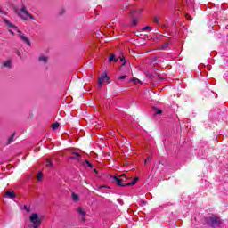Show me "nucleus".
Returning a JSON list of instances; mask_svg holds the SVG:
<instances>
[{
	"label": "nucleus",
	"mask_w": 228,
	"mask_h": 228,
	"mask_svg": "<svg viewBox=\"0 0 228 228\" xmlns=\"http://www.w3.org/2000/svg\"><path fill=\"white\" fill-rule=\"evenodd\" d=\"M3 22L6 26L7 29H9V33H11V35H15L13 30L17 31V33H18L20 38L22 40V42H25V44H27V45H31V42H29V39L28 37H26V36L22 32H20V30H19L17 26L13 25V23H11V21L6 19H4ZM12 29H13V30H12Z\"/></svg>",
	"instance_id": "1"
},
{
	"label": "nucleus",
	"mask_w": 228,
	"mask_h": 228,
	"mask_svg": "<svg viewBox=\"0 0 228 228\" xmlns=\"http://www.w3.org/2000/svg\"><path fill=\"white\" fill-rule=\"evenodd\" d=\"M30 222L33 228H38L39 225H42V217L38 216V214L33 213L30 216Z\"/></svg>",
	"instance_id": "2"
},
{
	"label": "nucleus",
	"mask_w": 228,
	"mask_h": 228,
	"mask_svg": "<svg viewBox=\"0 0 228 228\" xmlns=\"http://www.w3.org/2000/svg\"><path fill=\"white\" fill-rule=\"evenodd\" d=\"M19 15L23 19V20H29V19L35 20V17H33V15H31L24 6L20 9Z\"/></svg>",
	"instance_id": "3"
},
{
	"label": "nucleus",
	"mask_w": 228,
	"mask_h": 228,
	"mask_svg": "<svg viewBox=\"0 0 228 228\" xmlns=\"http://www.w3.org/2000/svg\"><path fill=\"white\" fill-rule=\"evenodd\" d=\"M208 224L209 225H211V227H220V224H222V222L220 221L219 217L211 216L208 218Z\"/></svg>",
	"instance_id": "4"
},
{
	"label": "nucleus",
	"mask_w": 228,
	"mask_h": 228,
	"mask_svg": "<svg viewBox=\"0 0 228 228\" xmlns=\"http://www.w3.org/2000/svg\"><path fill=\"white\" fill-rule=\"evenodd\" d=\"M107 79H110L108 77V75L106 73H103L99 78H98V86L99 88H101V86H102V83H104V80Z\"/></svg>",
	"instance_id": "5"
},
{
	"label": "nucleus",
	"mask_w": 228,
	"mask_h": 228,
	"mask_svg": "<svg viewBox=\"0 0 228 228\" xmlns=\"http://www.w3.org/2000/svg\"><path fill=\"white\" fill-rule=\"evenodd\" d=\"M113 179H114V183H116L118 186H121V187L127 186V183H122V179H119L117 176H113Z\"/></svg>",
	"instance_id": "6"
},
{
	"label": "nucleus",
	"mask_w": 228,
	"mask_h": 228,
	"mask_svg": "<svg viewBox=\"0 0 228 228\" xmlns=\"http://www.w3.org/2000/svg\"><path fill=\"white\" fill-rule=\"evenodd\" d=\"M5 197H8L9 199H15V197H17V195H15L14 191H6Z\"/></svg>",
	"instance_id": "7"
},
{
	"label": "nucleus",
	"mask_w": 228,
	"mask_h": 228,
	"mask_svg": "<svg viewBox=\"0 0 228 228\" xmlns=\"http://www.w3.org/2000/svg\"><path fill=\"white\" fill-rule=\"evenodd\" d=\"M81 158V155L77 152H73L72 156L70 157V159H77L79 161V159Z\"/></svg>",
	"instance_id": "8"
},
{
	"label": "nucleus",
	"mask_w": 228,
	"mask_h": 228,
	"mask_svg": "<svg viewBox=\"0 0 228 228\" xmlns=\"http://www.w3.org/2000/svg\"><path fill=\"white\" fill-rule=\"evenodd\" d=\"M4 67H6L7 69H12V61H6L5 62L3 63Z\"/></svg>",
	"instance_id": "9"
},
{
	"label": "nucleus",
	"mask_w": 228,
	"mask_h": 228,
	"mask_svg": "<svg viewBox=\"0 0 228 228\" xmlns=\"http://www.w3.org/2000/svg\"><path fill=\"white\" fill-rule=\"evenodd\" d=\"M77 213H79V215H81V216H83V218H84L85 215H86V213L81 207L77 208Z\"/></svg>",
	"instance_id": "10"
},
{
	"label": "nucleus",
	"mask_w": 228,
	"mask_h": 228,
	"mask_svg": "<svg viewBox=\"0 0 228 228\" xmlns=\"http://www.w3.org/2000/svg\"><path fill=\"white\" fill-rule=\"evenodd\" d=\"M48 58L46 56L41 55L39 57V61H43V63H47Z\"/></svg>",
	"instance_id": "11"
},
{
	"label": "nucleus",
	"mask_w": 228,
	"mask_h": 228,
	"mask_svg": "<svg viewBox=\"0 0 228 228\" xmlns=\"http://www.w3.org/2000/svg\"><path fill=\"white\" fill-rule=\"evenodd\" d=\"M72 199H73L74 202H77V200H79V196H77V194L72 192Z\"/></svg>",
	"instance_id": "12"
},
{
	"label": "nucleus",
	"mask_w": 228,
	"mask_h": 228,
	"mask_svg": "<svg viewBox=\"0 0 228 228\" xmlns=\"http://www.w3.org/2000/svg\"><path fill=\"white\" fill-rule=\"evenodd\" d=\"M60 127V123H53L52 125V129H53V131H56V129H58Z\"/></svg>",
	"instance_id": "13"
},
{
	"label": "nucleus",
	"mask_w": 228,
	"mask_h": 228,
	"mask_svg": "<svg viewBox=\"0 0 228 228\" xmlns=\"http://www.w3.org/2000/svg\"><path fill=\"white\" fill-rule=\"evenodd\" d=\"M111 61L117 62V59H115V55H110L109 58V63H111Z\"/></svg>",
	"instance_id": "14"
},
{
	"label": "nucleus",
	"mask_w": 228,
	"mask_h": 228,
	"mask_svg": "<svg viewBox=\"0 0 228 228\" xmlns=\"http://www.w3.org/2000/svg\"><path fill=\"white\" fill-rule=\"evenodd\" d=\"M138 24V18H134L132 20V26H136Z\"/></svg>",
	"instance_id": "15"
},
{
	"label": "nucleus",
	"mask_w": 228,
	"mask_h": 228,
	"mask_svg": "<svg viewBox=\"0 0 228 228\" xmlns=\"http://www.w3.org/2000/svg\"><path fill=\"white\" fill-rule=\"evenodd\" d=\"M154 110H155V114L156 115H161V113H163V110H161L159 109L154 108Z\"/></svg>",
	"instance_id": "16"
},
{
	"label": "nucleus",
	"mask_w": 228,
	"mask_h": 228,
	"mask_svg": "<svg viewBox=\"0 0 228 228\" xmlns=\"http://www.w3.org/2000/svg\"><path fill=\"white\" fill-rule=\"evenodd\" d=\"M15 136V134H13L8 140L7 142V145H10V143H12V142H13V137Z\"/></svg>",
	"instance_id": "17"
},
{
	"label": "nucleus",
	"mask_w": 228,
	"mask_h": 228,
	"mask_svg": "<svg viewBox=\"0 0 228 228\" xmlns=\"http://www.w3.org/2000/svg\"><path fill=\"white\" fill-rule=\"evenodd\" d=\"M141 12H142V9L134 10L132 11L131 14L134 15V13H140Z\"/></svg>",
	"instance_id": "18"
},
{
	"label": "nucleus",
	"mask_w": 228,
	"mask_h": 228,
	"mask_svg": "<svg viewBox=\"0 0 228 228\" xmlns=\"http://www.w3.org/2000/svg\"><path fill=\"white\" fill-rule=\"evenodd\" d=\"M152 28L150 26H146L142 28V31H151Z\"/></svg>",
	"instance_id": "19"
},
{
	"label": "nucleus",
	"mask_w": 228,
	"mask_h": 228,
	"mask_svg": "<svg viewBox=\"0 0 228 228\" xmlns=\"http://www.w3.org/2000/svg\"><path fill=\"white\" fill-rule=\"evenodd\" d=\"M153 22H154L155 24H159V19H158V17H155V18L153 19Z\"/></svg>",
	"instance_id": "20"
},
{
	"label": "nucleus",
	"mask_w": 228,
	"mask_h": 228,
	"mask_svg": "<svg viewBox=\"0 0 228 228\" xmlns=\"http://www.w3.org/2000/svg\"><path fill=\"white\" fill-rule=\"evenodd\" d=\"M37 181H42V173L37 174Z\"/></svg>",
	"instance_id": "21"
},
{
	"label": "nucleus",
	"mask_w": 228,
	"mask_h": 228,
	"mask_svg": "<svg viewBox=\"0 0 228 228\" xmlns=\"http://www.w3.org/2000/svg\"><path fill=\"white\" fill-rule=\"evenodd\" d=\"M132 81H133V83H134L135 85H136L137 83H140V80H139L138 78H134V79H132Z\"/></svg>",
	"instance_id": "22"
},
{
	"label": "nucleus",
	"mask_w": 228,
	"mask_h": 228,
	"mask_svg": "<svg viewBox=\"0 0 228 228\" xmlns=\"http://www.w3.org/2000/svg\"><path fill=\"white\" fill-rule=\"evenodd\" d=\"M86 163L88 165L90 168H93L92 163H90V161L86 160Z\"/></svg>",
	"instance_id": "23"
},
{
	"label": "nucleus",
	"mask_w": 228,
	"mask_h": 228,
	"mask_svg": "<svg viewBox=\"0 0 228 228\" xmlns=\"http://www.w3.org/2000/svg\"><path fill=\"white\" fill-rule=\"evenodd\" d=\"M187 1V4H191V6H193V0H186Z\"/></svg>",
	"instance_id": "24"
},
{
	"label": "nucleus",
	"mask_w": 228,
	"mask_h": 228,
	"mask_svg": "<svg viewBox=\"0 0 228 228\" xmlns=\"http://www.w3.org/2000/svg\"><path fill=\"white\" fill-rule=\"evenodd\" d=\"M126 77H127V76H120L118 77V79L122 80V79H126Z\"/></svg>",
	"instance_id": "25"
},
{
	"label": "nucleus",
	"mask_w": 228,
	"mask_h": 228,
	"mask_svg": "<svg viewBox=\"0 0 228 228\" xmlns=\"http://www.w3.org/2000/svg\"><path fill=\"white\" fill-rule=\"evenodd\" d=\"M46 166H48V167H53V163L51 162V160H47Z\"/></svg>",
	"instance_id": "26"
},
{
	"label": "nucleus",
	"mask_w": 228,
	"mask_h": 228,
	"mask_svg": "<svg viewBox=\"0 0 228 228\" xmlns=\"http://www.w3.org/2000/svg\"><path fill=\"white\" fill-rule=\"evenodd\" d=\"M137 181H138V178L134 179L132 181L131 184H136Z\"/></svg>",
	"instance_id": "27"
},
{
	"label": "nucleus",
	"mask_w": 228,
	"mask_h": 228,
	"mask_svg": "<svg viewBox=\"0 0 228 228\" xmlns=\"http://www.w3.org/2000/svg\"><path fill=\"white\" fill-rule=\"evenodd\" d=\"M121 61L123 62V65H126V59L125 58H121Z\"/></svg>",
	"instance_id": "28"
},
{
	"label": "nucleus",
	"mask_w": 228,
	"mask_h": 228,
	"mask_svg": "<svg viewBox=\"0 0 228 228\" xmlns=\"http://www.w3.org/2000/svg\"><path fill=\"white\" fill-rule=\"evenodd\" d=\"M149 159H150V158L148 157V158L144 160L145 165H147V163H149Z\"/></svg>",
	"instance_id": "29"
},
{
	"label": "nucleus",
	"mask_w": 228,
	"mask_h": 228,
	"mask_svg": "<svg viewBox=\"0 0 228 228\" xmlns=\"http://www.w3.org/2000/svg\"><path fill=\"white\" fill-rule=\"evenodd\" d=\"M186 19H188L189 20H191V18L189 15H186Z\"/></svg>",
	"instance_id": "30"
},
{
	"label": "nucleus",
	"mask_w": 228,
	"mask_h": 228,
	"mask_svg": "<svg viewBox=\"0 0 228 228\" xmlns=\"http://www.w3.org/2000/svg\"><path fill=\"white\" fill-rule=\"evenodd\" d=\"M24 208H25V209H28V206L25 205V206H24Z\"/></svg>",
	"instance_id": "31"
}]
</instances>
